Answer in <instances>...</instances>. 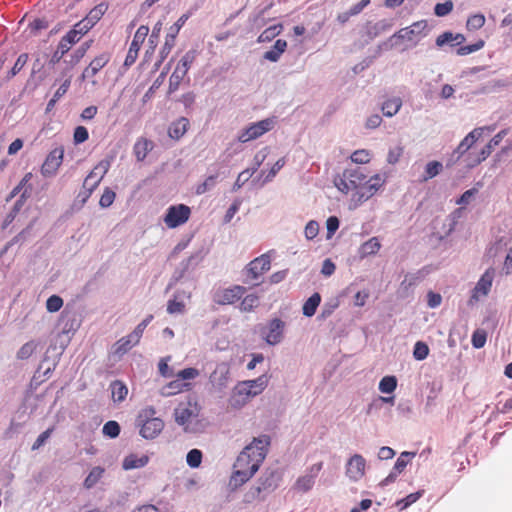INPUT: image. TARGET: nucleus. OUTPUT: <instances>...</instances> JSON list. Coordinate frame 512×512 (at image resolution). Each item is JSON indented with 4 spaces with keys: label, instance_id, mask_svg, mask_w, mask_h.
Listing matches in <instances>:
<instances>
[{
    "label": "nucleus",
    "instance_id": "obj_1",
    "mask_svg": "<svg viewBox=\"0 0 512 512\" xmlns=\"http://www.w3.org/2000/svg\"><path fill=\"white\" fill-rule=\"evenodd\" d=\"M269 445L270 437L261 435L244 447L233 464V472L229 479L230 486L237 489L255 475L266 458Z\"/></svg>",
    "mask_w": 512,
    "mask_h": 512
},
{
    "label": "nucleus",
    "instance_id": "obj_2",
    "mask_svg": "<svg viewBox=\"0 0 512 512\" xmlns=\"http://www.w3.org/2000/svg\"><path fill=\"white\" fill-rule=\"evenodd\" d=\"M366 178L361 168L345 169L334 178V185L344 194L354 191L351 201L357 207L373 197L386 183L385 174L377 173L369 179Z\"/></svg>",
    "mask_w": 512,
    "mask_h": 512
},
{
    "label": "nucleus",
    "instance_id": "obj_3",
    "mask_svg": "<svg viewBox=\"0 0 512 512\" xmlns=\"http://www.w3.org/2000/svg\"><path fill=\"white\" fill-rule=\"evenodd\" d=\"M268 384L266 375H261L254 380H247L236 385L230 398L232 407L240 408L253 397L262 393Z\"/></svg>",
    "mask_w": 512,
    "mask_h": 512
},
{
    "label": "nucleus",
    "instance_id": "obj_4",
    "mask_svg": "<svg viewBox=\"0 0 512 512\" xmlns=\"http://www.w3.org/2000/svg\"><path fill=\"white\" fill-rule=\"evenodd\" d=\"M155 414V408L149 406L143 408L137 417V421L141 426L140 435L145 439L156 438L164 428L163 420L156 417Z\"/></svg>",
    "mask_w": 512,
    "mask_h": 512
},
{
    "label": "nucleus",
    "instance_id": "obj_5",
    "mask_svg": "<svg viewBox=\"0 0 512 512\" xmlns=\"http://www.w3.org/2000/svg\"><path fill=\"white\" fill-rule=\"evenodd\" d=\"M198 369L189 367L179 371L176 374V379L170 381L162 387L160 393L164 397L173 396L192 389V384L189 380H193L199 376Z\"/></svg>",
    "mask_w": 512,
    "mask_h": 512
},
{
    "label": "nucleus",
    "instance_id": "obj_6",
    "mask_svg": "<svg viewBox=\"0 0 512 512\" xmlns=\"http://www.w3.org/2000/svg\"><path fill=\"white\" fill-rule=\"evenodd\" d=\"M275 118H266L256 123H252L244 129L238 136V140L242 143L257 139L263 134L271 131L275 126Z\"/></svg>",
    "mask_w": 512,
    "mask_h": 512
},
{
    "label": "nucleus",
    "instance_id": "obj_7",
    "mask_svg": "<svg viewBox=\"0 0 512 512\" xmlns=\"http://www.w3.org/2000/svg\"><path fill=\"white\" fill-rule=\"evenodd\" d=\"M191 215V209L185 204L170 206L164 216L165 225L170 228H176L185 224Z\"/></svg>",
    "mask_w": 512,
    "mask_h": 512
},
{
    "label": "nucleus",
    "instance_id": "obj_8",
    "mask_svg": "<svg viewBox=\"0 0 512 512\" xmlns=\"http://www.w3.org/2000/svg\"><path fill=\"white\" fill-rule=\"evenodd\" d=\"M200 408L197 403H180L174 410L175 421L178 425L183 426L188 431V426L193 419L199 416Z\"/></svg>",
    "mask_w": 512,
    "mask_h": 512
},
{
    "label": "nucleus",
    "instance_id": "obj_9",
    "mask_svg": "<svg viewBox=\"0 0 512 512\" xmlns=\"http://www.w3.org/2000/svg\"><path fill=\"white\" fill-rule=\"evenodd\" d=\"M245 293L246 288L241 285L219 288L213 294V301L218 305H232L239 301Z\"/></svg>",
    "mask_w": 512,
    "mask_h": 512
},
{
    "label": "nucleus",
    "instance_id": "obj_10",
    "mask_svg": "<svg viewBox=\"0 0 512 512\" xmlns=\"http://www.w3.org/2000/svg\"><path fill=\"white\" fill-rule=\"evenodd\" d=\"M110 165L111 162L109 160H102L87 175L83 182V188L88 190L86 197L91 196L94 189L99 185L105 174L108 172Z\"/></svg>",
    "mask_w": 512,
    "mask_h": 512
},
{
    "label": "nucleus",
    "instance_id": "obj_11",
    "mask_svg": "<svg viewBox=\"0 0 512 512\" xmlns=\"http://www.w3.org/2000/svg\"><path fill=\"white\" fill-rule=\"evenodd\" d=\"M64 158V147L59 146L49 152L41 166V173L45 177L54 176L61 166Z\"/></svg>",
    "mask_w": 512,
    "mask_h": 512
},
{
    "label": "nucleus",
    "instance_id": "obj_12",
    "mask_svg": "<svg viewBox=\"0 0 512 512\" xmlns=\"http://www.w3.org/2000/svg\"><path fill=\"white\" fill-rule=\"evenodd\" d=\"M190 14H183L170 28L169 32L166 35L165 43L160 50V61L159 64L169 55L172 48L175 45V39L181 30V28L185 25L186 21L189 19Z\"/></svg>",
    "mask_w": 512,
    "mask_h": 512
},
{
    "label": "nucleus",
    "instance_id": "obj_13",
    "mask_svg": "<svg viewBox=\"0 0 512 512\" xmlns=\"http://www.w3.org/2000/svg\"><path fill=\"white\" fill-rule=\"evenodd\" d=\"M149 33V27L145 25H141L134 34L133 40L130 44L128 53L126 55L124 66L130 67L133 65L138 57V52L140 50L141 45L145 41L147 35Z\"/></svg>",
    "mask_w": 512,
    "mask_h": 512
},
{
    "label": "nucleus",
    "instance_id": "obj_14",
    "mask_svg": "<svg viewBox=\"0 0 512 512\" xmlns=\"http://www.w3.org/2000/svg\"><path fill=\"white\" fill-rule=\"evenodd\" d=\"M494 278V270L489 268L478 280L476 286L472 291V295L468 301L469 305H473L478 302L481 297H485L491 290L492 282Z\"/></svg>",
    "mask_w": 512,
    "mask_h": 512
},
{
    "label": "nucleus",
    "instance_id": "obj_15",
    "mask_svg": "<svg viewBox=\"0 0 512 512\" xmlns=\"http://www.w3.org/2000/svg\"><path fill=\"white\" fill-rule=\"evenodd\" d=\"M366 473V460L360 454H354L346 463V475L354 482L361 480Z\"/></svg>",
    "mask_w": 512,
    "mask_h": 512
},
{
    "label": "nucleus",
    "instance_id": "obj_16",
    "mask_svg": "<svg viewBox=\"0 0 512 512\" xmlns=\"http://www.w3.org/2000/svg\"><path fill=\"white\" fill-rule=\"evenodd\" d=\"M322 467H323V462L315 463L311 467H309L308 473L306 475L300 476L296 480V482L293 486L294 490H296L298 492H302V493L311 490L312 487L314 486L315 478L317 477L319 472L322 470Z\"/></svg>",
    "mask_w": 512,
    "mask_h": 512
},
{
    "label": "nucleus",
    "instance_id": "obj_17",
    "mask_svg": "<svg viewBox=\"0 0 512 512\" xmlns=\"http://www.w3.org/2000/svg\"><path fill=\"white\" fill-rule=\"evenodd\" d=\"M271 267V259L268 254H262L261 256L252 260L246 268L247 277L251 280H257Z\"/></svg>",
    "mask_w": 512,
    "mask_h": 512
},
{
    "label": "nucleus",
    "instance_id": "obj_18",
    "mask_svg": "<svg viewBox=\"0 0 512 512\" xmlns=\"http://www.w3.org/2000/svg\"><path fill=\"white\" fill-rule=\"evenodd\" d=\"M111 55L108 52L101 53L96 56L89 65L83 70L81 79L93 78L103 67L110 61Z\"/></svg>",
    "mask_w": 512,
    "mask_h": 512
},
{
    "label": "nucleus",
    "instance_id": "obj_19",
    "mask_svg": "<svg viewBox=\"0 0 512 512\" xmlns=\"http://www.w3.org/2000/svg\"><path fill=\"white\" fill-rule=\"evenodd\" d=\"M230 375L229 366L222 362L216 366L214 371L210 374L209 380L213 387L221 390L228 384Z\"/></svg>",
    "mask_w": 512,
    "mask_h": 512
},
{
    "label": "nucleus",
    "instance_id": "obj_20",
    "mask_svg": "<svg viewBox=\"0 0 512 512\" xmlns=\"http://www.w3.org/2000/svg\"><path fill=\"white\" fill-rule=\"evenodd\" d=\"M427 27L425 21H418L411 26L402 28L394 34V37L407 41H416Z\"/></svg>",
    "mask_w": 512,
    "mask_h": 512
},
{
    "label": "nucleus",
    "instance_id": "obj_21",
    "mask_svg": "<svg viewBox=\"0 0 512 512\" xmlns=\"http://www.w3.org/2000/svg\"><path fill=\"white\" fill-rule=\"evenodd\" d=\"M284 327L285 323L281 319L275 318L271 320L268 333L265 336L267 343L271 345L278 344L282 340Z\"/></svg>",
    "mask_w": 512,
    "mask_h": 512
},
{
    "label": "nucleus",
    "instance_id": "obj_22",
    "mask_svg": "<svg viewBox=\"0 0 512 512\" xmlns=\"http://www.w3.org/2000/svg\"><path fill=\"white\" fill-rule=\"evenodd\" d=\"M485 127H479L468 133L465 138L457 146L455 153L458 154V158L463 156L473 144L482 136Z\"/></svg>",
    "mask_w": 512,
    "mask_h": 512
},
{
    "label": "nucleus",
    "instance_id": "obj_23",
    "mask_svg": "<svg viewBox=\"0 0 512 512\" xmlns=\"http://www.w3.org/2000/svg\"><path fill=\"white\" fill-rule=\"evenodd\" d=\"M189 125V120L186 117H180L171 123L168 134L172 139L179 140L187 132Z\"/></svg>",
    "mask_w": 512,
    "mask_h": 512
},
{
    "label": "nucleus",
    "instance_id": "obj_24",
    "mask_svg": "<svg viewBox=\"0 0 512 512\" xmlns=\"http://www.w3.org/2000/svg\"><path fill=\"white\" fill-rule=\"evenodd\" d=\"M149 462V457L145 454L138 456L137 454L127 455L122 462L124 470L138 469L146 466Z\"/></svg>",
    "mask_w": 512,
    "mask_h": 512
},
{
    "label": "nucleus",
    "instance_id": "obj_25",
    "mask_svg": "<svg viewBox=\"0 0 512 512\" xmlns=\"http://www.w3.org/2000/svg\"><path fill=\"white\" fill-rule=\"evenodd\" d=\"M152 149L153 142L147 138L141 137L135 142L133 153L138 161H143Z\"/></svg>",
    "mask_w": 512,
    "mask_h": 512
},
{
    "label": "nucleus",
    "instance_id": "obj_26",
    "mask_svg": "<svg viewBox=\"0 0 512 512\" xmlns=\"http://www.w3.org/2000/svg\"><path fill=\"white\" fill-rule=\"evenodd\" d=\"M492 151L493 149L491 148V145L486 144L478 154L469 153L465 158L466 166L473 168L479 165L482 161L486 160L490 156Z\"/></svg>",
    "mask_w": 512,
    "mask_h": 512
},
{
    "label": "nucleus",
    "instance_id": "obj_27",
    "mask_svg": "<svg viewBox=\"0 0 512 512\" xmlns=\"http://www.w3.org/2000/svg\"><path fill=\"white\" fill-rule=\"evenodd\" d=\"M287 48V42L283 39H278L273 47L264 53V59L269 60L271 62H276L279 60L281 55L285 52Z\"/></svg>",
    "mask_w": 512,
    "mask_h": 512
},
{
    "label": "nucleus",
    "instance_id": "obj_28",
    "mask_svg": "<svg viewBox=\"0 0 512 512\" xmlns=\"http://www.w3.org/2000/svg\"><path fill=\"white\" fill-rule=\"evenodd\" d=\"M140 342V339L135 340L132 338V333L129 335L122 337L115 344L114 353L117 355H123L127 353L132 347L137 345Z\"/></svg>",
    "mask_w": 512,
    "mask_h": 512
},
{
    "label": "nucleus",
    "instance_id": "obj_29",
    "mask_svg": "<svg viewBox=\"0 0 512 512\" xmlns=\"http://www.w3.org/2000/svg\"><path fill=\"white\" fill-rule=\"evenodd\" d=\"M111 396L114 402H122L128 394L127 386L120 380H115L110 384Z\"/></svg>",
    "mask_w": 512,
    "mask_h": 512
},
{
    "label": "nucleus",
    "instance_id": "obj_30",
    "mask_svg": "<svg viewBox=\"0 0 512 512\" xmlns=\"http://www.w3.org/2000/svg\"><path fill=\"white\" fill-rule=\"evenodd\" d=\"M402 106V100L400 97H393L390 99H387L382 104V112L387 117H392L398 113Z\"/></svg>",
    "mask_w": 512,
    "mask_h": 512
},
{
    "label": "nucleus",
    "instance_id": "obj_31",
    "mask_svg": "<svg viewBox=\"0 0 512 512\" xmlns=\"http://www.w3.org/2000/svg\"><path fill=\"white\" fill-rule=\"evenodd\" d=\"M320 302H321L320 294L319 293L312 294L303 304V307H302L303 314L307 317H312L315 314Z\"/></svg>",
    "mask_w": 512,
    "mask_h": 512
},
{
    "label": "nucleus",
    "instance_id": "obj_32",
    "mask_svg": "<svg viewBox=\"0 0 512 512\" xmlns=\"http://www.w3.org/2000/svg\"><path fill=\"white\" fill-rule=\"evenodd\" d=\"M108 9V5L102 2L92 8L86 15L85 19L94 27L96 23L102 18Z\"/></svg>",
    "mask_w": 512,
    "mask_h": 512
},
{
    "label": "nucleus",
    "instance_id": "obj_33",
    "mask_svg": "<svg viewBox=\"0 0 512 512\" xmlns=\"http://www.w3.org/2000/svg\"><path fill=\"white\" fill-rule=\"evenodd\" d=\"M380 248L381 244L379 239L377 237H372L361 245L360 253L362 257L374 255Z\"/></svg>",
    "mask_w": 512,
    "mask_h": 512
},
{
    "label": "nucleus",
    "instance_id": "obj_34",
    "mask_svg": "<svg viewBox=\"0 0 512 512\" xmlns=\"http://www.w3.org/2000/svg\"><path fill=\"white\" fill-rule=\"evenodd\" d=\"M105 470L100 466L94 467L88 474V476L84 480V487L86 489H91L94 487L98 481L103 477Z\"/></svg>",
    "mask_w": 512,
    "mask_h": 512
},
{
    "label": "nucleus",
    "instance_id": "obj_35",
    "mask_svg": "<svg viewBox=\"0 0 512 512\" xmlns=\"http://www.w3.org/2000/svg\"><path fill=\"white\" fill-rule=\"evenodd\" d=\"M196 58V52L194 50L187 51L183 57L179 60L175 69L180 70L182 73L187 74L192 63Z\"/></svg>",
    "mask_w": 512,
    "mask_h": 512
},
{
    "label": "nucleus",
    "instance_id": "obj_36",
    "mask_svg": "<svg viewBox=\"0 0 512 512\" xmlns=\"http://www.w3.org/2000/svg\"><path fill=\"white\" fill-rule=\"evenodd\" d=\"M186 76H187V74L182 73L180 70L174 69V71L172 72V74L169 78V85H168L167 93L170 95V94H173L174 92H176L179 89L183 80L186 78Z\"/></svg>",
    "mask_w": 512,
    "mask_h": 512
},
{
    "label": "nucleus",
    "instance_id": "obj_37",
    "mask_svg": "<svg viewBox=\"0 0 512 512\" xmlns=\"http://www.w3.org/2000/svg\"><path fill=\"white\" fill-rule=\"evenodd\" d=\"M283 29V26L281 24H276L273 26H270L266 28L258 37V42H269L272 39H274L276 36H278Z\"/></svg>",
    "mask_w": 512,
    "mask_h": 512
},
{
    "label": "nucleus",
    "instance_id": "obj_38",
    "mask_svg": "<svg viewBox=\"0 0 512 512\" xmlns=\"http://www.w3.org/2000/svg\"><path fill=\"white\" fill-rule=\"evenodd\" d=\"M93 26L85 19L83 18L79 22H77L71 30H69L71 33H74V36L80 41L81 38L87 34Z\"/></svg>",
    "mask_w": 512,
    "mask_h": 512
},
{
    "label": "nucleus",
    "instance_id": "obj_39",
    "mask_svg": "<svg viewBox=\"0 0 512 512\" xmlns=\"http://www.w3.org/2000/svg\"><path fill=\"white\" fill-rule=\"evenodd\" d=\"M443 168V165L439 161H431L426 164L425 166V172L422 177V181H427L429 179L434 178L437 176Z\"/></svg>",
    "mask_w": 512,
    "mask_h": 512
},
{
    "label": "nucleus",
    "instance_id": "obj_40",
    "mask_svg": "<svg viewBox=\"0 0 512 512\" xmlns=\"http://www.w3.org/2000/svg\"><path fill=\"white\" fill-rule=\"evenodd\" d=\"M79 40L74 36V33L68 31L59 41L58 48L61 49V52H65L66 54L70 51L73 45L78 43Z\"/></svg>",
    "mask_w": 512,
    "mask_h": 512
},
{
    "label": "nucleus",
    "instance_id": "obj_41",
    "mask_svg": "<svg viewBox=\"0 0 512 512\" xmlns=\"http://www.w3.org/2000/svg\"><path fill=\"white\" fill-rule=\"evenodd\" d=\"M258 305H259L258 295L248 294L242 299L239 308L243 312H250L254 308H256Z\"/></svg>",
    "mask_w": 512,
    "mask_h": 512
},
{
    "label": "nucleus",
    "instance_id": "obj_42",
    "mask_svg": "<svg viewBox=\"0 0 512 512\" xmlns=\"http://www.w3.org/2000/svg\"><path fill=\"white\" fill-rule=\"evenodd\" d=\"M397 387V379L395 376H385L379 382V390L382 393L390 394Z\"/></svg>",
    "mask_w": 512,
    "mask_h": 512
},
{
    "label": "nucleus",
    "instance_id": "obj_43",
    "mask_svg": "<svg viewBox=\"0 0 512 512\" xmlns=\"http://www.w3.org/2000/svg\"><path fill=\"white\" fill-rule=\"evenodd\" d=\"M371 158V152L366 149L356 150L350 156L351 161L356 164H367L371 161Z\"/></svg>",
    "mask_w": 512,
    "mask_h": 512
},
{
    "label": "nucleus",
    "instance_id": "obj_44",
    "mask_svg": "<svg viewBox=\"0 0 512 512\" xmlns=\"http://www.w3.org/2000/svg\"><path fill=\"white\" fill-rule=\"evenodd\" d=\"M485 16L481 13L471 15L466 23V27L468 30H478L482 28L485 24Z\"/></svg>",
    "mask_w": 512,
    "mask_h": 512
},
{
    "label": "nucleus",
    "instance_id": "obj_45",
    "mask_svg": "<svg viewBox=\"0 0 512 512\" xmlns=\"http://www.w3.org/2000/svg\"><path fill=\"white\" fill-rule=\"evenodd\" d=\"M487 340V332L484 329H476L472 334V345L476 349L484 347Z\"/></svg>",
    "mask_w": 512,
    "mask_h": 512
},
{
    "label": "nucleus",
    "instance_id": "obj_46",
    "mask_svg": "<svg viewBox=\"0 0 512 512\" xmlns=\"http://www.w3.org/2000/svg\"><path fill=\"white\" fill-rule=\"evenodd\" d=\"M36 344L34 341L26 342L17 352V358L20 360L28 359L35 351Z\"/></svg>",
    "mask_w": 512,
    "mask_h": 512
},
{
    "label": "nucleus",
    "instance_id": "obj_47",
    "mask_svg": "<svg viewBox=\"0 0 512 512\" xmlns=\"http://www.w3.org/2000/svg\"><path fill=\"white\" fill-rule=\"evenodd\" d=\"M27 61H28V54L27 53L20 54L14 64V66L11 68V70L7 76V79H11L16 74H18L23 69V67L25 66Z\"/></svg>",
    "mask_w": 512,
    "mask_h": 512
},
{
    "label": "nucleus",
    "instance_id": "obj_48",
    "mask_svg": "<svg viewBox=\"0 0 512 512\" xmlns=\"http://www.w3.org/2000/svg\"><path fill=\"white\" fill-rule=\"evenodd\" d=\"M186 461L191 468L199 467L202 461V452L199 449L190 450L187 454Z\"/></svg>",
    "mask_w": 512,
    "mask_h": 512
},
{
    "label": "nucleus",
    "instance_id": "obj_49",
    "mask_svg": "<svg viewBox=\"0 0 512 512\" xmlns=\"http://www.w3.org/2000/svg\"><path fill=\"white\" fill-rule=\"evenodd\" d=\"M63 306V299L58 295L50 296L46 301V309L48 312L54 313L59 311Z\"/></svg>",
    "mask_w": 512,
    "mask_h": 512
},
{
    "label": "nucleus",
    "instance_id": "obj_50",
    "mask_svg": "<svg viewBox=\"0 0 512 512\" xmlns=\"http://www.w3.org/2000/svg\"><path fill=\"white\" fill-rule=\"evenodd\" d=\"M429 354V347L426 343L418 341L413 350V356L416 360H424Z\"/></svg>",
    "mask_w": 512,
    "mask_h": 512
},
{
    "label": "nucleus",
    "instance_id": "obj_51",
    "mask_svg": "<svg viewBox=\"0 0 512 512\" xmlns=\"http://www.w3.org/2000/svg\"><path fill=\"white\" fill-rule=\"evenodd\" d=\"M116 198V193L110 188H105L103 194L100 197L99 205L103 208L110 207Z\"/></svg>",
    "mask_w": 512,
    "mask_h": 512
},
{
    "label": "nucleus",
    "instance_id": "obj_52",
    "mask_svg": "<svg viewBox=\"0 0 512 512\" xmlns=\"http://www.w3.org/2000/svg\"><path fill=\"white\" fill-rule=\"evenodd\" d=\"M403 152L404 147L402 145H397L395 147L390 148L387 155V162L392 165L396 164L402 157Z\"/></svg>",
    "mask_w": 512,
    "mask_h": 512
},
{
    "label": "nucleus",
    "instance_id": "obj_53",
    "mask_svg": "<svg viewBox=\"0 0 512 512\" xmlns=\"http://www.w3.org/2000/svg\"><path fill=\"white\" fill-rule=\"evenodd\" d=\"M103 433L106 436L115 438L120 433V425L116 421H108L103 426Z\"/></svg>",
    "mask_w": 512,
    "mask_h": 512
},
{
    "label": "nucleus",
    "instance_id": "obj_54",
    "mask_svg": "<svg viewBox=\"0 0 512 512\" xmlns=\"http://www.w3.org/2000/svg\"><path fill=\"white\" fill-rule=\"evenodd\" d=\"M91 42L92 41L83 43L74 51V53L71 55V63L76 64L85 56L86 52L91 46Z\"/></svg>",
    "mask_w": 512,
    "mask_h": 512
},
{
    "label": "nucleus",
    "instance_id": "obj_55",
    "mask_svg": "<svg viewBox=\"0 0 512 512\" xmlns=\"http://www.w3.org/2000/svg\"><path fill=\"white\" fill-rule=\"evenodd\" d=\"M410 456H414V453L402 452L396 460L393 469L398 473H402L409 462L408 457Z\"/></svg>",
    "mask_w": 512,
    "mask_h": 512
},
{
    "label": "nucleus",
    "instance_id": "obj_56",
    "mask_svg": "<svg viewBox=\"0 0 512 512\" xmlns=\"http://www.w3.org/2000/svg\"><path fill=\"white\" fill-rule=\"evenodd\" d=\"M483 46H484V41L479 40L478 42H476L474 44L461 46L460 48H458L457 54L461 55V56L468 55V54H471L473 52L480 50Z\"/></svg>",
    "mask_w": 512,
    "mask_h": 512
},
{
    "label": "nucleus",
    "instance_id": "obj_57",
    "mask_svg": "<svg viewBox=\"0 0 512 512\" xmlns=\"http://www.w3.org/2000/svg\"><path fill=\"white\" fill-rule=\"evenodd\" d=\"M89 133L86 127L84 126H77L74 130L73 134V140L75 144H81L88 140Z\"/></svg>",
    "mask_w": 512,
    "mask_h": 512
},
{
    "label": "nucleus",
    "instance_id": "obj_58",
    "mask_svg": "<svg viewBox=\"0 0 512 512\" xmlns=\"http://www.w3.org/2000/svg\"><path fill=\"white\" fill-rule=\"evenodd\" d=\"M152 320L153 315H148L141 323H139L132 332V338L135 340L141 339L144 330Z\"/></svg>",
    "mask_w": 512,
    "mask_h": 512
},
{
    "label": "nucleus",
    "instance_id": "obj_59",
    "mask_svg": "<svg viewBox=\"0 0 512 512\" xmlns=\"http://www.w3.org/2000/svg\"><path fill=\"white\" fill-rule=\"evenodd\" d=\"M170 357L162 358L158 364L159 373L161 376L165 378H170L174 376L173 369L168 365V361Z\"/></svg>",
    "mask_w": 512,
    "mask_h": 512
},
{
    "label": "nucleus",
    "instance_id": "obj_60",
    "mask_svg": "<svg viewBox=\"0 0 512 512\" xmlns=\"http://www.w3.org/2000/svg\"><path fill=\"white\" fill-rule=\"evenodd\" d=\"M453 9V3L450 0L445 1L444 3L436 4L434 8V12L437 16L443 17L449 14Z\"/></svg>",
    "mask_w": 512,
    "mask_h": 512
},
{
    "label": "nucleus",
    "instance_id": "obj_61",
    "mask_svg": "<svg viewBox=\"0 0 512 512\" xmlns=\"http://www.w3.org/2000/svg\"><path fill=\"white\" fill-rule=\"evenodd\" d=\"M216 183V176H209L205 181L196 187V194L201 195L211 189Z\"/></svg>",
    "mask_w": 512,
    "mask_h": 512
},
{
    "label": "nucleus",
    "instance_id": "obj_62",
    "mask_svg": "<svg viewBox=\"0 0 512 512\" xmlns=\"http://www.w3.org/2000/svg\"><path fill=\"white\" fill-rule=\"evenodd\" d=\"M304 232H305V237L308 240L314 239L318 235V232H319L318 223L314 220L309 221L305 226Z\"/></svg>",
    "mask_w": 512,
    "mask_h": 512
},
{
    "label": "nucleus",
    "instance_id": "obj_63",
    "mask_svg": "<svg viewBox=\"0 0 512 512\" xmlns=\"http://www.w3.org/2000/svg\"><path fill=\"white\" fill-rule=\"evenodd\" d=\"M53 431H54V427H51V428H48L47 430H45L44 432H42L38 436L36 441L33 443L32 450H37L41 446H43L44 443L47 441V439L50 437V435L52 434Z\"/></svg>",
    "mask_w": 512,
    "mask_h": 512
},
{
    "label": "nucleus",
    "instance_id": "obj_64",
    "mask_svg": "<svg viewBox=\"0 0 512 512\" xmlns=\"http://www.w3.org/2000/svg\"><path fill=\"white\" fill-rule=\"evenodd\" d=\"M185 304L176 300H169L167 304V312L169 314L183 313Z\"/></svg>",
    "mask_w": 512,
    "mask_h": 512
}]
</instances>
